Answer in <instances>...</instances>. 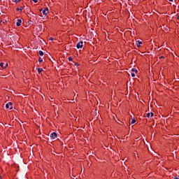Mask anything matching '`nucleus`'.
<instances>
[{"label":"nucleus","instance_id":"1","mask_svg":"<svg viewBox=\"0 0 179 179\" xmlns=\"http://www.w3.org/2000/svg\"><path fill=\"white\" fill-rule=\"evenodd\" d=\"M40 12H42L43 15H47L48 14V8L41 9Z\"/></svg>","mask_w":179,"mask_h":179},{"label":"nucleus","instance_id":"2","mask_svg":"<svg viewBox=\"0 0 179 179\" xmlns=\"http://www.w3.org/2000/svg\"><path fill=\"white\" fill-rule=\"evenodd\" d=\"M12 102H8L7 104H6V108L12 110V108H13V107H12Z\"/></svg>","mask_w":179,"mask_h":179},{"label":"nucleus","instance_id":"3","mask_svg":"<svg viewBox=\"0 0 179 179\" xmlns=\"http://www.w3.org/2000/svg\"><path fill=\"white\" fill-rule=\"evenodd\" d=\"M83 47V41H80L78 43H77L76 45V48H82Z\"/></svg>","mask_w":179,"mask_h":179},{"label":"nucleus","instance_id":"4","mask_svg":"<svg viewBox=\"0 0 179 179\" xmlns=\"http://www.w3.org/2000/svg\"><path fill=\"white\" fill-rule=\"evenodd\" d=\"M57 136H58V135L57 134V133L53 132L50 134V138L52 139H55V138H57Z\"/></svg>","mask_w":179,"mask_h":179},{"label":"nucleus","instance_id":"5","mask_svg":"<svg viewBox=\"0 0 179 179\" xmlns=\"http://www.w3.org/2000/svg\"><path fill=\"white\" fill-rule=\"evenodd\" d=\"M0 66H1L3 68V69H5V68H6L8 66V63H3V62H1L0 63Z\"/></svg>","mask_w":179,"mask_h":179},{"label":"nucleus","instance_id":"6","mask_svg":"<svg viewBox=\"0 0 179 179\" xmlns=\"http://www.w3.org/2000/svg\"><path fill=\"white\" fill-rule=\"evenodd\" d=\"M21 24H22V20L18 19L17 21V22H16V26H17V27H19V26H21Z\"/></svg>","mask_w":179,"mask_h":179},{"label":"nucleus","instance_id":"7","mask_svg":"<svg viewBox=\"0 0 179 179\" xmlns=\"http://www.w3.org/2000/svg\"><path fill=\"white\" fill-rule=\"evenodd\" d=\"M136 45H137V47H141V44H142V41H137L136 42Z\"/></svg>","mask_w":179,"mask_h":179},{"label":"nucleus","instance_id":"8","mask_svg":"<svg viewBox=\"0 0 179 179\" xmlns=\"http://www.w3.org/2000/svg\"><path fill=\"white\" fill-rule=\"evenodd\" d=\"M153 113H147V117H148V118H150V115H151V117H153Z\"/></svg>","mask_w":179,"mask_h":179},{"label":"nucleus","instance_id":"9","mask_svg":"<svg viewBox=\"0 0 179 179\" xmlns=\"http://www.w3.org/2000/svg\"><path fill=\"white\" fill-rule=\"evenodd\" d=\"M38 53H39V55H41V57H43V55H44L43 51L39 50Z\"/></svg>","mask_w":179,"mask_h":179},{"label":"nucleus","instance_id":"10","mask_svg":"<svg viewBox=\"0 0 179 179\" xmlns=\"http://www.w3.org/2000/svg\"><path fill=\"white\" fill-rule=\"evenodd\" d=\"M41 72H43V69L42 68H38V73L40 74V73H41Z\"/></svg>","mask_w":179,"mask_h":179},{"label":"nucleus","instance_id":"11","mask_svg":"<svg viewBox=\"0 0 179 179\" xmlns=\"http://www.w3.org/2000/svg\"><path fill=\"white\" fill-rule=\"evenodd\" d=\"M131 72H135L136 73H138V70H136V69H132Z\"/></svg>","mask_w":179,"mask_h":179},{"label":"nucleus","instance_id":"12","mask_svg":"<svg viewBox=\"0 0 179 179\" xmlns=\"http://www.w3.org/2000/svg\"><path fill=\"white\" fill-rule=\"evenodd\" d=\"M135 122H136V120H135V119H132L131 124H135Z\"/></svg>","mask_w":179,"mask_h":179},{"label":"nucleus","instance_id":"13","mask_svg":"<svg viewBox=\"0 0 179 179\" xmlns=\"http://www.w3.org/2000/svg\"><path fill=\"white\" fill-rule=\"evenodd\" d=\"M17 11H19V10H20V12H22V7H21L20 8H17Z\"/></svg>","mask_w":179,"mask_h":179},{"label":"nucleus","instance_id":"14","mask_svg":"<svg viewBox=\"0 0 179 179\" xmlns=\"http://www.w3.org/2000/svg\"><path fill=\"white\" fill-rule=\"evenodd\" d=\"M38 62H43V59L41 57H39Z\"/></svg>","mask_w":179,"mask_h":179},{"label":"nucleus","instance_id":"15","mask_svg":"<svg viewBox=\"0 0 179 179\" xmlns=\"http://www.w3.org/2000/svg\"><path fill=\"white\" fill-rule=\"evenodd\" d=\"M32 1H33V2H34L35 3H37V2H38V0H32Z\"/></svg>","mask_w":179,"mask_h":179},{"label":"nucleus","instance_id":"16","mask_svg":"<svg viewBox=\"0 0 179 179\" xmlns=\"http://www.w3.org/2000/svg\"><path fill=\"white\" fill-rule=\"evenodd\" d=\"M17 2H20V0H15V3H17Z\"/></svg>","mask_w":179,"mask_h":179},{"label":"nucleus","instance_id":"17","mask_svg":"<svg viewBox=\"0 0 179 179\" xmlns=\"http://www.w3.org/2000/svg\"><path fill=\"white\" fill-rule=\"evenodd\" d=\"M131 76H132V78H135V73H131Z\"/></svg>","mask_w":179,"mask_h":179},{"label":"nucleus","instance_id":"18","mask_svg":"<svg viewBox=\"0 0 179 179\" xmlns=\"http://www.w3.org/2000/svg\"><path fill=\"white\" fill-rule=\"evenodd\" d=\"M50 41H54V38L50 37Z\"/></svg>","mask_w":179,"mask_h":179},{"label":"nucleus","instance_id":"19","mask_svg":"<svg viewBox=\"0 0 179 179\" xmlns=\"http://www.w3.org/2000/svg\"><path fill=\"white\" fill-rule=\"evenodd\" d=\"M68 59H69V61H72V57H69L68 58Z\"/></svg>","mask_w":179,"mask_h":179},{"label":"nucleus","instance_id":"20","mask_svg":"<svg viewBox=\"0 0 179 179\" xmlns=\"http://www.w3.org/2000/svg\"><path fill=\"white\" fill-rule=\"evenodd\" d=\"M28 23H29V24H31V20L29 21Z\"/></svg>","mask_w":179,"mask_h":179},{"label":"nucleus","instance_id":"21","mask_svg":"<svg viewBox=\"0 0 179 179\" xmlns=\"http://www.w3.org/2000/svg\"><path fill=\"white\" fill-rule=\"evenodd\" d=\"M176 19H179V15H177V17H176Z\"/></svg>","mask_w":179,"mask_h":179},{"label":"nucleus","instance_id":"22","mask_svg":"<svg viewBox=\"0 0 179 179\" xmlns=\"http://www.w3.org/2000/svg\"><path fill=\"white\" fill-rule=\"evenodd\" d=\"M169 1H170V2H173V0H169Z\"/></svg>","mask_w":179,"mask_h":179},{"label":"nucleus","instance_id":"23","mask_svg":"<svg viewBox=\"0 0 179 179\" xmlns=\"http://www.w3.org/2000/svg\"><path fill=\"white\" fill-rule=\"evenodd\" d=\"M160 58H164V57L162 56Z\"/></svg>","mask_w":179,"mask_h":179},{"label":"nucleus","instance_id":"24","mask_svg":"<svg viewBox=\"0 0 179 179\" xmlns=\"http://www.w3.org/2000/svg\"><path fill=\"white\" fill-rule=\"evenodd\" d=\"M174 179H179L178 178H175Z\"/></svg>","mask_w":179,"mask_h":179},{"label":"nucleus","instance_id":"25","mask_svg":"<svg viewBox=\"0 0 179 179\" xmlns=\"http://www.w3.org/2000/svg\"><path fill=\"white\" fill-rule=\"evenodd\" d=\"M3 23H6V21L3 22Z\"/></svg>","mask_w":179,"mask_h":179},{"label":"nucleus","instance_id":"26","mask_svg":"<svg viewBox=\"0 0 179 179\" xmlns=\"http://www.w3.org/2000/svg\"><path fill=\"white\" fill-rule=\"evenodd\" d=\"M0 178H1V176H0Z\"/></svg>","mask_w":179,"mask_h":179}]
</instances>
